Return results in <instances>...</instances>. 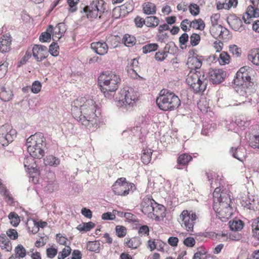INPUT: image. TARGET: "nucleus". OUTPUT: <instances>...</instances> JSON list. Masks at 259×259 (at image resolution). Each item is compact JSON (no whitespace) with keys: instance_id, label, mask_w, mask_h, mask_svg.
<instances>
[{"instance_id":"nucleus-48","label":"nucleus","mask_w":259,"mask_h":259,"mask_svg":"<svg viewBox=\"0 0 259 259\" xmlns=\"http://www.w3.org/2000/svg\"><path fill=\"white\" fill-rule=\"evenodd\" d=\"M237 4L238 0H225L222 7L225 9L229 10L232 7H236Z\"/></svg>"},{"instance_id":"nucleus-36","label":"nucleus","mask_w":259,"mask_h":259,"mask_svg":"<svg viewBox=\"0 0 259 259\" xmlns=\"http://www.w3.org/2000/svg\"><path fill=\"white\" fill-rule=\"evenodd\" d=\"M122 41L125 46L132 47L136 44V38L133 35L125 34L123 37Z\"/></svg>"},{"instance_id":"nucleus-1","label":"nucleus","mask_w":259,"mask_h":259,"mask_svg":"<svg viewBox=\"0 0 259 259\" xmlns=\"http://www.w3.org/2000/svg\"><path fill=\"white\" fill-rule=\"evenodd\" d=\"M72 106V114L80 124L90 130L100 126L101 109L94 100L78 98L73 102Z\"/></svg>"},{"instance_id":"nucleus-58","label":"nucleus","mask_w":259,"mask_h":259,"mask_svg":"<svg viewBox=\"0 0 259 259\" xmlns=\"http://www.w3.org/2000/svg\"><path fill=\"white\" fill-rule=\"evenodd\" d=\"M46 253L48 257L53 258L57 254L58 250L53 246H51L46 249Z\"/></svg>"},{"instance_id":"nucleus-5","label":"nucleus","mask_w":259,"mask_h":259,"mask_svg":"<svg viewBox=\"0 0 259 259\" xmlns=\"http://www.w3.org/2000/svg\"><path fill=\"white\" fill-rule=\"evenodd\" d=\"M27 151L32 157L41 159L45 154L46 140L41 133H36L30 136L26 141Z\"/></svg>"},{"instance_id":"nucleus-41","label":"nucleus","mask_w":259,"mask_h":259,"mask_svg":"<svg viewBox=\"0 0 259 259\" xmlns=\"http://www.w3.org/2000/svg\"><path fill=\"white\" fill-rule=\"evenodd\" d=\"M14 252L15 253V255L19 257L20 258H23L26 255V249L21 244H19L15 247Z\"/></svg>"},{"instance_id":"nucleus-64","label":"nucleus","mask_w":259,"mask_h":259,"mask_svg":"<svg viewBox=\"0 0 259 259\" xmlns=\"http://www.w3.org/2000/svg\"><path fill=\"white\" fill-rule=\"evenodd\" d=\"M134 22L137 27L142 28L144 24L146 25V19H144L140 16H138L134 19Z\"/></svg>"},{"instance_id":"nucleus-61","label":"nucleus","mask_w":259,"mask_h":259,"mask_svg":"<svg viewBox=\"0 0 259 259\" xmlns=\"http://www.w3.org/2000/svg\"><path fill=\"white\" fill-rule=\"evenodd\" d=\"M52 34L50 31L47 30L42 32L39 36V40L41 42L50 41L51 39Z\"/></svg>"},{"instance_id":"nucleus-35","label":"nucleus","mask_w":259,"mask_h":259,"mask_svg":"<svg viewBox=\"0 0 259 259\" xmlns=\"http://www.w3.org/2000/svg\"><path fill=\"white\" fill-rule=\"evenodd\" d=\"M0 193L6 202H12L13 201V198L9 191L2 183L0 186Z\"/></svg>"},{"instance_id":"nucleus-44","label":"nucleus","mask_w":259,"mask_h":259,"mask_svg":"<svg viewBox=\"0 0 259 259\" xmlns=\"http://www.w3.org/2000/svg\"><path fill=\"white\" fill-rule=\"evenodd\" d=\"M112 16L114 18L117 19L125 17V15L123 13L122 10L120 7L118 6L116 7L113 9Z\"/></svg>"},{"instance_id":"nucleus-60","label":"nucleus","mask_w":259,"mask_h":259,"mask_svg":"<svg viewBox=\"0 0 259 259\" xmlns=\"http://www.w3.org/2000/svg\"><path fill=\"white\" fill-rule=\"evenodd\" d=\"M249 145L253 148H259V135L253 136L250 139Z\"/></svg>"},{"instance_id":"nucleus-22","label":"nucleus","mask_w":259,"mask_h":259,"mask_svg":"<svg viewBox=\"0 0 259 259\" xmlns=\"http://www.w3.org/2000/svg\"><path fill=\"white\" fill-rule=\"evenodd\" d=\"M192 160V157L187 153L180 155L177 158L176 168L179 169H182L183 166H187Z\"/></svg>"},{"instance_id":"nucleus-11","label":"nucleus","mask_w":259,"mask_h":259,"mask_svg":"<svg viewBox=\"0 0 259 259\" xmlns=\"http://www.w3.org/2000/svg\"><path fill=\"white\" fill-rule=\"evenodd\" d=\"M135 188V185L127 182L123 177L118 178L112 186V189L115 195L123 196L127 195L130 191Z\"/></svg>"},{"instance_id":"nucleus-37","label":"nucleus","mask_w":259,"mask_h":259,"mask_svg":"<svg viewBox=\"0 0 259 259\" xmlns=\"http://www.w3.org/2000/svg\"><path fill=\"white\" fill-rule=\"evenodd\" d=\"M100 245L99 241H89L87 243V249L89 251L98 253L100 250Z\"/></svg>"},{"instance_id":"nucleus-53","label":"nucleus","mask_w":259,"mask_h":259,"mask_svg":"<svg viewBox=\"0 0 259 259\" xmlns=\"http://www.w3.org/2000/svg\"><path fill=\"white\" fill-rule=\"evenodd\" d=\"M59 46L57 42H53L49 47V52L54 57H56L59 55Z\"/></svg>"},{"instance_id":"nucleus-46","label":"nucleus","mask_w":259,"mask_h":259,"mask_svg":"<svg viewBox=\"0 0 259 259\" xmlns=\"http://www.w3.org/2000/svg\"><path fill=\"white\" fill-rule=\"evenodd\" d=\"M71 249L69 246H65L64 248L58 253V259H64L71 253Z\"/></svg>"},{"instance_id":"nucleus-42","label":"nucleus","mask_w":259,"mask_h":259,"mask_svg":"<svg viewBox=\"0 0 259 259\" xmlns=\"http://www.w3.org/2000/svg\"><path fill=\"white\" fill-rule=\"evenodd\" d=\"M159 46L156 43L149 44L142 47V52L144 54H147L156 51Z\"/></svg>"},{"instance_id":"nucleus-59","label":"nucleus","mask_w":259,"mask_h":259,"mask_svg":"<svg viewBox=\"0 0 259 259\" xmlns=\"http://www.w3.org/2000/svg\"><path fill=\"white\" fill-rule=\"evenodd\" d=\"M8 63L6 61L0 64V78L4 77L8 71Z\"/></svg>"},{"instance_id":"nucleus-8","label":"nucleus","mask_w":259,"mask_h":259,"mask_svg":"<svg viewBox=\"0 0 259 259\" xmlns=\"http://www.w3.org/2000/svg\"><path fill=\"white\" fill-rule=\"evenodd\" d=\"M107 10V4L104 0H94L84 7L83 11L88 19L93 20L97 17L100 18Z\"/></svg>"},{"instance_id":"nucleus-55","label":"nucleus","mask_w":259,"mask_h":259,"mask_svg":"<svg viewBox=\"0 0 259 259\" xmlns=\"http://www.w3.org/2000/svg\"><path fill=\"white\" fill-rule=\"evenodd\" d=\"M115 231L117 236L119 238L123 237L126 234V229L122 226H117L115 228Z\"/></svg>"},{"instance_id":"nucleus-16","label":"nucleus","mask_w":259,"mask_h":259,"mask_svg":"<svg viewBox=\"0 0 259 259\" xmlns=\"http://www.w3.org/2000/svg\"><path fill=\"white\" fill-rule=\"evenodd\" d=\"M209 74L212 83L215 84L223 82L226 76V72L221 69H211Z\"/></svg>"},{"instance_id":"nucleus-49","label":"nucleus","mask_w":259,"mask_h":259,"mask_svg":"<svg viewBox=\"0 0 259 259\" xmlns=\"http://www.w3.org/2000/svg\"><path fill=\"white\" fill-rule=\"evenodd\" d=\"M252 229L253 235L259 240V217L253 222Z\"/></svg>"},{"instance_id":"nucleus-21","label":"nucleus","mask_w":259,"mask_h":259,"mask_svg":"<svg viewBox=\"0 0 259 259\" xmlns=\"http://www.w3.org/2000/svg\"><path fill=\"white\" fill-rule=\"evenodd\" d=\"M228 22L230 26L235 31H241L244 29L242 20L236 16L229 18Z\"/></svg>"},{"instance_id":"nucleus-38","label":"nucleus","mask_w":259,"mask_h":259,"mask_svg":"<svg viewBox=\"0 0 259 259\" xmlns=\"http://www.w3.org/2000/svg\"><path fill=\"white\" fill-rule=\"evenodd\" d=\"M191 24L192 28L201 31L204 30L205 26L204 21L201 18L194 19L191 21Z\"/></svg>"},{"instance_id":"nucleus-13","label":"nucleus","mask_w":259,"mask_h":259,"mask_svg":"<svg viewBox=\"0 0 259 259\" xmlns=\"http://www.w3.org/2000/svg\"><path fill=\"white\" fill-rule=\"evenodd\" d=\"M16 137L15 130L11 128L9 124H5L0 127V143L3 146L8 145L13 141Z\"/></svg>"},{"instance_id":"nucleus-2","label":"nucleus","mask_w":259,"mask_h":259,"mask_svg":"<svg viewBox=\"0 0 259 259\" xmlns=\"http://www.w3.org/2000/svg\"><path fill=\"white\" fill-rule=\"evenodd\" d=\"M220 191L221 189L217 187L213 193V208L219 219L225 222L233 214V208L231 206V199L226 192Z\"/></svg>"},{"instance_id":"nucleus-18","label":"nucleus","mask_w":259,"mask_h":259,"mask_svg":"<svg viewBox=\"0 0 259 259\" xmlns=\"http://www.w3.org/2000/svg\"><path fill=\"white\" fill-rule=\"evenodd\" d=\"M187 64L191 70L199 69L202 64V57L192 55L188 57Z\"/></svg>"},{"instance_id":"nucleus-9","label":"nucleus","mask_w":259,"mask_h":259,"mask_svg":"<svg viewBox=\"0 0 259 259\" xmlns=\"http://www.w3.org/2000/svg\"><path fill=\"white\" fill-rule=\"evenodd\" d=\"M253 70L248 67H242L239 69L236 74V77L234 79V83L237 86H240L242 88H246L245 93H250L251 88L254 84L251 77Z\"/></svg>"},{"instance_id":"nucleus-14","label":"nucleus","mask_w":259,"mask_h":259,"mask_svg":"<svg viewBox=\"0 0 259 259\" xmlns=\"http://www.w3.org/2000/svg\"><path fill=\"white\" fill-rule=\"evenodd\" d=\"M31 52L34 59L37 62H40L49 56L48 48L45 46L34 45Z\"/></svg>"},{"instance_id":"nucleus-52","label":"nucleus","mask_w":259,"mask_h":259,"mask_svg":"<svg viewBox=\"0 0 259 259\" xmlns=\"http://www.w3.org/2000/svg\"><path fill=\"white\" fill-rule=\"evenodd\" d=\"M180 27L185 32L190 31L192 28L191 21L188 19H185L181 22Z\"/></svg>"},{"instance_id":"nucleus-32","label":"nucleus","mask_w":259,"mask_h":259,"mask_svg":"<svg viewBox=\"0 0 259 259\" xmlns=\"http://www.w3.org/2000/svg\"><path fill=\"white\" fill-rule=\"evenodd\" d=\"M95 227V223L92 222H89L88 223H82L77 226L76 229L80 232H87L94 228Z\"/></svg>"},{"instance_id":"nucleus-10","label":"nucleus","mask_w":259,"mask_h":259,"mask_svg":"<svg viewBox=\"0 0 259 259\" xmlns=\"http://www.w3.org/2000/svg\"><path fill=\"white\" fill-rule=\"evenodd\" d=\"M198 219V217L195 211L185 209L180 214L178 221L184 230L189 232H192Z\"/></svg>"},{"instance_id":"nucleus-25","label":"nucleus","mask_w":259,"mask_h":259,"mask_svg":"<svg viewBox=\"0 0 259 259\" xmlns=\"http://www.w3.org/2000/svg\"><path fill=\"white\" fill-rule=\"evenodd\" d=\"M0 247L2 250L8 252H10L12 250L11 242L5 234L0 235Z\"/></svg>"},{"instance_id":"nucleus-24","label":"nucleus","mask_w":259,"mask_h":259,"mask_svg":"<svg viewBox=\"0 0 259 259\" xmlns=\"http://www.w3.org/2000/svg\"><path fill=\"white\" fill-rule=\"evenodd\" d=\"M142 11L147 15H154L156 13L157 8L155 4L150 2H145L142 6Z\"/></svg>"},{"instance_id":"nucleus-17","label":"nucleus","mask_w":259,"mask_h":259,"mask_svg":"<svg viewBox=\"0 0 259 259\" xmlns=\"http://www.w3.org/2000/svg\"><path fill=\"white\" fill-rule=\"evenodd\" d=\"M211 35L215 38L225 39L224 34H229L228 30L221 25H212L210 28Z\"/></svg>"},{"instance_id":"nucleus-3","label":"nucleus","mask_w":259,"mask_h":259,"mask_svg":"<svg viewBox=\"0 0 259 259\" xmlns=\"http://www.w3.org/2000/svg\"><path fill=\"white\" fill-rule=\"evenodd\" d=\"M141 206L142 212L150 219L159 221L165 217V207L157 203L150 195L143 198Z\"/></svg>"},{"instance_id":"nucleus-62","label":"nucleus","mask_w":259,"mask_h":259,"mask_svg":"<svg viewBox=\"0 0 259 259\" xmlns=\"http://www.w3.org/2000/svg\"><path fill=\"white\" fill-rule=\"evenodd\" d=\"M41 89V84L39 81H34L31 87V92L34 94H37L40 91Z\"/></svg>"},{"instance_id":"nucleus-19","label":"nucleus","mask_w":259,"mask_h":259,"mask_svg":"<svg viewBox=\"0 0 259 259\" xmlns=\"http://www.w3.org/2000/svg\"><path fill=\"white\" fill-rule=\"evenodd\" d=\"M91 49L100 55H104L108 51V47L105 42L102 41L93 42L91 44Z\"/></svg>"},{"instance_id":"nucleus-7","label":"nucleus","mask_w":259,"mask_h":259,"mask_svg":"<svg viewBox=\"0 0 259 259\" xmlns=\"http://www.w3.org/2000/svg\"><path fill=\"white\" fill-rule=\"evenodd\" d=\"M186 82L195 92H202L206 89L207 83L206 75L202 71L190 70L187 75Z\"/></svg>"},{"instance_id":"nucleus-29","label":"nucleus","mask_w":259,"mask_h":259,"mask_svg":"<svg viewBox=\"0 0 259 259\" xmlns=\"http://www.w3.org/2000/svg\"><path fill=\"white\" fill-rule=\"evenodd\" d=\"M153 150L148 148H143L142 151L141 159L144 164H148L150 163L152 158Z\"/></svg>"},{"instance_id":"nucleus-57","label":"nucleus","mask_w":259,"mask_h":259,"mask_svg":"<svg viewBox=\"0 0 259 259\" xmlns=\"http://www.w3.org/2000/svg\"><path fill=\"white\" fill-rule=\"evenodd\" d=\"M207 253L206 249L203 247H200L198 249L197 251L194 254L193 259H202V256Z\"/></svg>"},{"instance_id":"nucleus-33","label":"nucleus","mask_w":259,"mask_h":259,"mask_svg":"<svg viewBox=\"0 0 259 259\" xmlns=\"http://www.w3.org/2000/svg\"><path fill=\"white\" fill-rule=\"evenodd\" d=\"M145 19L146 26L148 27L155 28L159 24V19L156 16H147Z\"/></svg>"},{"instance_id":"nucleus-54","label":"nucleus","mask_w":259,"mask_h":259,"mask_svg":"<svg viewBox=\"0 0 259 259\" xmlns=\"http://www.w3.org/2000/svg\"><path fill=\"white\" fill-rule=\"evenodd\" d=\"M190 44L192 46H196L198 45L200 41V36L196 33H193L190 37Z\"/></svg>"},{"instance_id":"nucleus-27","label":"nucleus","mask_w":259,"mask_h":259,"mask_svg":"<svg viewBox=\"0 0 259 259\" xmlns=\"http://www.w3.org/2000/svg\"><path fill=\"white\" fill-rule=\"evenodd\" d=\"M13 96L12 91L3 85L0 86V99L5 102L12 99Z\"/></svg>"},{"instance_id":"nucleus-30","label":"nucleus","mask_w":259,"mask_h":259,"mask_svg":"<svg viewBox=\"0 0 259 259\" xmlns=\"http://www.w3.org/2000/svg\"><path fill=\"white\" fill-rule=\"evenodd\" d=\"M245 207L253 210L259 209V198L257 196H253L252 198H248L245 202Z\"/></svg>"},{"instance_id":"nucleus-40","label":"nucleus","mask_w":259,"mask_h":259,"mask_svg":"<svg viewBox=\"0 0 259 259\" xmlns=\"http://www.w3.org/2000/svg\"><path fill=\"white\" fill-rule=\"evenodd\" d=\"M229 51L232 55L236 57H240L242 54L241 48L236 45H232L229 46Z\"/></svg>"},{"instance_id":"nucleus-50","label":"nucleus","mask_w":259,"mask_h":259,"mask_svg":"<svg viewBox=\"0 0 259 259\" xmlns=\"http://www.w3.org/2000/svg\"><path fill=\"white\" fill-rule=\"evenodd\" d=\"M46 161L48 164L51 166H57L60 164V160L53 155L47 156Z\"/></svg>"},{"instance_id":"nucleus-63","label":"nucleus","mask_w":259,"mask_h":259,"mask_svg":"<svg viewBox=\"0 0 259 259\" xmlns=\"http://www.w3.org/2000/svg\"><path fill=\"white\" fill-rule=\"evenodd\" d=\"M31 52L29 50H27L26 52L25 55L22 58V59L19 61L18 66L20 67L21 65L25 64L28 61V60L31 58Z\"/></svg>"},{"instance_id":"nucleus-15","label":"nucleus","mask_w":259,"mask_h":259,"mask_svg":"<svg viewBox=\"0 0 259 259\" xmlns=\"http://www.w3.org/2000/svg\"><path fill=\"white\" fill-rule=\"evenodd\" d=\"M47 31L51 32L53 40L57 41L61 38L65 31V29L64 24L60 23L55 27L50 25L47 28Z\"/></svg>"},{"instance_id":"nucleus-31","label":"nucleus","mask_w":259,"mask_h":259,"mask_svg":"<svg viewBox=\"0 0 259 259\" xmlns=\"http://www.w3.org/2000/svg\"><path fill=\"white\" fill-rule=\"evenodd\" d=\"M218 61L220 65H226L229 64L231 61V58L228 52L222 51L218 58Z\"/></svg>"},{"instance_id":"nucleus-20","label":"nucleus","mask_w":259,"mask_h":259,"mask_svg":"<svg viewBox=\"0 0 259 259\" xmlns=\"http://www.w3.org/2000/svg\"><path fill=\"white\" fill-rule=\"evenodd\" d=\"M12 37L10 34L3 35L0 38V52L5 53L10 51Z\"/></svg>"},{"instance_id":"nucleus-34","label":"nucleus","mask_w":259,"mask_h":259,"mask_svg":"<svg viewBox=\"0 0 259 259\" xmlns=\"http://www.w3.org/2000/svg\"><path fill=\"white\" fill-rule=\"evenodd\" d=\"M230 228L231 230L238 231L243 227V223L240 220H234L229 222Z\"/></svg>"},{"instance_id":"nucleus-28","label":"nucleus","mask_w":259,"mask_h":259,"mask_svg":"<svg viewBox=\"0 0 259 259\" xmlns=\"http://www.w3.org/2000/svg\"><path fill=\"white\" fill-rule=\"evenodd\" d=\"M141 244V239L139 237L124 239V245L128 248L136 249Z\"/></svg>"},{"instance_id":"nucleus-26","label":"nucleus","mask_w":259,"mask_h":259,"mask_svg":"<svg viewBox=\"0 0 259 259\" xmlns=\"http://www.w3.org/2000/svg\"><path fill=\"white\" fill-rule=\"evenodd\" d=\"M247 59L254 65L259 66V48L251 49L248 53Z\"/></svg>"},{"instance_id":"nucleus-51","label":"nucleus","mask_w":259,"mask_h":259,"mask_svg":"<svg viewBox=\"0 0 259 259\" xmlns=\"http://www.w3.org/2000/svg\"><path fill=\"white\" fill-rule=\"evenodd\" d=\"M188 8L190 14L194 16H197L200 13V8L196 4H190Z\"/></svg>"},{"instance_id":"nucleus-39","label":"nucleus","mask_w":259,"mask_h":259,"mask_svg":"<svg viewBox=\"0 0 259 259\" xmlns=\"http://www.w3.org/2000/svg\"><path fill=\"white\" fill-rule=\"evenodd\" d=\"M11 224L14 227H17L19 225L20 220L19 215L15 212H11L8 215Z\"/></svg>"},{"instance_id":"nucleus-47","label":"nucleus","mask_w":259,"mask_h":259,"mask_svg":"<svg viewBox=\"0 0 259 259\" xmlns=\"http://www.w3.org/2000/svg\"><path fill=\"white\" fill-rule=\"evenodd\" d=\"M168 52L162 50L156 52L155 55V59L157 61H163L167 57Z\"/></svg>"},{"instance_id":"nucleus-6","label":"nucleus","mask_w":259,"mask_h":259,"mask_svg":"<svg viewBox=\"0 0 259 259\" xmlns=\"http://www.w3.org/2000/svg\"><path fill=\"white\" fill-rule=\"evenodd\" d=\"M156 104L162 110L172 111L180 105L181 101L174 93L167 90H162L156 99Z\"/></svg>"},{"instance_id":"nucleus-4","label":"nucleus","mask_w":259,"mask_h":259,"mask_svg":"<svg viewBox=\"0 0 259 259\" xmlns=\"http://www.w3.org/2000/svg\"><path fill=\"white\" fill-rule=\"evenodd\" d=\"M120 82V76L113 72H104L98 77L101 91L105 97L116 91Z\"/></svg>"},{"instance_id":"nucleus-43","label":"nucleus","mask_w":259,"mask_h":259,"mask_svg":"<svg viewBox=\"0 0 259 259\" xmlns=\"http://www.w3.org/2000/svg\"><path fill=\"white\" fill-rule=\"evenodd\" d=\"M79 0H67V3L68 5V11L70 13H73L77 10V5Z\"/></svg>"},{"instance_id":"nucleus-45","label":"nucleus","mask_w":259,"mask_h":259,"mask_svg":"<svg viewBox=\"0 0 259 259\" xmlns=\"http://www.w3.org/2000/svg\"><path fill=\"white\" fill-rule=\"evenodd\" d=\"M120 8L125 16L134 10V6L130 2H126L123 5H121Z\"/></svg>"},{"instance_id":"nucleus-23","label":"nucleus","mask_w":259,"mask_h":259,"mask_svg":"<svg viewBox=\"0 0 259 259\" xmlns=\"http://www.w3.org/2000/svg\"><path fill=\"white\" fill-rule=\"evenodd\" d=\"M230 152L234 158L240 161H243L246 156V150L242 147H239L238 148L232 147L230 150Z\"/></svg>"},{"instance_id":"nucleus-12","label":"nucleus","mask_w":259,"mask_h":259,"mask_svg":"<svg viewBox=\"0 0 259 259\" xmlns=\"http://www.w3.org/2000/svg\"><path fill=\"white\" fill-rule=\"evenodd\" d=\"M119 103L121 106H133L137 99V94L134 89L128 87L123 88L119 92Z\"/></svg>"},{"instance_id":"nucleus-56","label":"nucleus","mask_w":259,"mask_h":259,"mask_svg":"<svg viewBox=\"0 0 259 259\" xmlns=\"http://www.w3.org/2000/svg\"><path fill=\"white\" fill-rule=\"evenodd\" d=\"M7 236L11 240H16L18 238V233L14 229H9L6 231Z\"/></svg>"}]
</instances>
